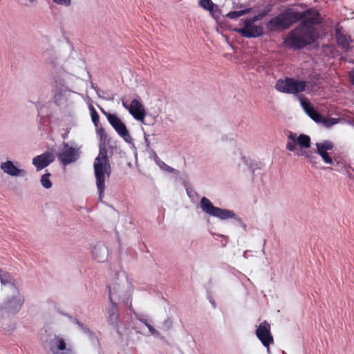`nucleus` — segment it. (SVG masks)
Returning a JSON list of instances; mask_svg holds the SVG:
<instances>
[{
	"label": "nucleus",
	"instance_id": "f257e3e1",
	"mask_svg": "<svg viewBox=\"0 0 354 354\" xmlns=\"http://www.w3.org/2000/svg\"><path fill=\"white\" fill-rule=\"evenodd\" d=\"M301 21L300 24L305 26L317 25L322 23V19L318 11L310 8L304 12L295 11L291 8L285 10L283 12L272 18L267 24V28L271 31L288 29L293 24Z\"/></svg>",
	"mask_w": 354,
	"mask_h": 354
},
{
	"label": "nucleus",
	"instance_id": "f03ea898",
	"mask_svg": "<svg viewBox=\"0 0 354 354\" xmlns=\"http://www.w3.org/2000/svg\"><path fill=\"white\" fill-rule=\"evenodd\" d=\"M97 136L100 138L99 154L95 159L94 172L96 178V185L99 193V199L102 201L103 193L105 189V178H109L111 173V167L107 156L106 145L109 143L110 138L106 133L102 125L95 127Z\"/></svg>",
	"mask_w": 354,
	"mask_h": 354
},
{
	"label": "nucleus",
	"instance_id": "7ed1b4c3",
	"mask_svg": "<svg viewBox=\"0 0 354 354\" xmlns=\"http://www.w3.org/2000/svg\"><path fill=\"white\" fill-rule=\"evenodd\" d=\"M316 40V29L312 26L299 24L288 33L286 39L287 46L294 50L302 49Z\"/></svg>",
	"mask_w": 354,
	"mask_h": 354
},
{
	"label": "nucleus",
	"instance_id": "20e7f679",
	"mask_svg": "<svg viewBox=\"0 0 354 354\" xmlns=\"http://www.w3.org/2000/svg\"><path fill=\"white\" fill-rule=\"evenodd\" d=\"M307 87V82L292 77H286L277 81L275 88L281 93L297 95Z\"/></svg>",
	"mask_w": 354,
	"mask_h": 354
},
{
	"label": "nucleus",
	"instance_id": "39448f33",
	"mask_svg": "<svg viewBox=\"0 0 354 354\" xmlns=\"http://www.w3.org/2000/svg\"><path fill=\"white\" fill-rule=\"evenodd\" d=\"M200 207L205 214L221 220L233 218L235 216V214L231 210L214 206L213 203L205 196L201 200Z\"/></svg>",
	"mask_w": 354,
	"mask_h": 354
},
{
	"label": "nucleus",
	"instance_id": "423d86ee",
	"mask_svg": "<svg viewBox=\"0 0 354 354\" xmlns=\"http://www.w3.org/2000/svg\"><path fill=\"white\" fill-rule=\"evenodd\" d=\"M242 28H234V31L245 38H256L264 34L262 26H257L249 19H244L242 22Z\"/></svg>",
	"mask_w": 354,
	"mask_h": 354
},
{
	"label": "nucleus",
	"instance_id": "0eeeda50",
	"mask_svg": "<svg viewBox=\"0 0 354 354\" xmlns=\"http://www.w3.org/2000/svg\"><path fill=\"white\" fill-rule=\"evenodd\" d=\"M101 111L118 134L126 142H129L131 140V136L125 124L121 119L116 114L108 113L102 109H101Z\"/></svg>",
	"mask_w": 354,
	"mask_h": 354
},
{
	"label": "nucleus",
	"instance_id": "6e6552de",
	"mask_svg": "<svg viewBox=\"0 0 354 354\" xmlns=\"http://www.w3.org/2000/svg\"><path fill=\"white\" fill-rule=\"evenodd\" d=\"M105 316L109 324L115 329L120 335L122 334V321L120 318L119 308L116 302L111 303V306L106 309Z\"/></svg>",
	"mask_w": 354,
	"mask_h": 354
},
{
	"label": "nucleus",
	"instance_id": "1a4fd4ad",
	"mask_svg": "<svg viewBox=\"0 0 354 354\" xmlns=\"http://www.w3.org/2000/svg\"><path fill=\"white\" fill-rule=\"evenodd\" d=\"M47 344L53 354H75L73 348H66L65 340L58 335L50 338Z\"/></svg>",
	"mask_w": 354,
	"mask_h": 354
},
{
	"label": "nucleus",
	"instance_id": "9d476101",
	"mask_svg": "<svg viewBox=\"0 0 354 354\" xmlns=\"http://www.w3.org/2000/svg\"><path fill=\"white\" fill-rule=\"evenodd\" d=\"M255 333L261 344L269 351L270 344L274 343L270 324L267 321H263L257 327Z\"/></svg>",
	"mask_w": 354,
	"mask_h": 354
},
{
	"label": "nucleus",
	"instance_id": "9b49d317",
	"mask_svg": "<svg viewBox=\"0 0 354 354\" xmlns=\"http://www.w3.org/2000/svg\"><path fill=\"white\" fill-rule=\"evenodd\" d=\"M296 144H298L301 148H309L310 146V138L306 134H301L297 136L295 133L289 131L286 149L290 151H294L296 149Z\"/></svg>",
	"mask_w": 354,
	"mask_h": 354
},
{
	"label": "nucleus",
	"instance_id": "f8f14e48",
	"mask_svg": "<svg viewBox=\"0 0 354 354\" xmlns=\"http://www.w3.org/2000/svg\"><path fill=\"white\" fill-rule=\"evenodd\" d=\"M64 149L57 154L59 160L63 165L66 166L71 162L76 161L78 158L77 150L68 145V143L64 142Z\"/></svg>",
	"mask_w": 354,
	"mask_h": 354
},
{
	"label": "nucleus",
	"instance_id": "ddd939ff",
	"mask_svg": "<svg viewBox=\"0 0 354 354\" xmlns=\"http://www.w3.org/2000/svg\"><path fill=\"white\" fill-rule=\"evenodd\" d=\"M123 106L127 109L132 116L137 120L143 122L146 116V111L142 104L138 100L134 99L128 106L123 102Z\"/></svg>",
	"mask_w": 354,
	"mask_h": 354
},
{
	"label": "nucleus",
	"instance_id": "4468645a",
	"mask_svg": "<svg viewBox=\"0 0 354 354\" xmlns=\"http://www.w3.org/2000/svg\"><path fill=\"white\" fill-rule=\"evenodd\" d=\"M333 147L334 144L330 140L316 143L317 152L326 164L333 165V160L327 152L328 150L333 149Z\"/></svg>",
	"mask_w": 354,
	"mask_h": 354
},
{
	"label": "nucleus",
	"instance_id": "2eb2a0df",
	"mask_svg": "<svg viewBox=\"0 0 354 354\" xmlns=\"http://www.w3.org/2000/svg\"><path fill=\"white\" fill-rule=\"evenodd\" d=\"M55 160L54 155L46 151L41 155L35 156L32 160V164L36 167L37 170H41L46 167Z\"/></svg>",
	"mask_w": 354,
	"mask_h": 354
},
{
	"label": "nucleus",
	"instance_id": "dca6fc26",
	"mask_svg": "<svg viewBox=\"0 0 354 354\" xmlns=\"http://www.w3.org/2000/svg\"><path fill=\"white\" fill-rule=\"evenodd\" d=\"M301 104L307 115L316 122H321L322 120V115L315 109L310 102L303 99L301 100Z\"/></svg>",
	"mask_w": 354,
	"mask_h": 354
},
{
	"label": "nucleus",
	"instance_id": "f3484780",
	"mask_svg": "<svg viewBox=\"0 0 354 354\" xmlns=\"http://www.w3.org/2000/svg\"><path fill=\"white\" fill-rule=\"evenodd\" d=\"M109 290V300L111 303L119 301L123 293V288L120 283L113 281L108 286Z\"/></svg>",
	"mask_w": 354,
	"mask_h": 354
},
{
	"label": "nucleus",
	"instance_id": "a211bd4d",
	"mask_svg": "<svg viewBox=\"0 0 354 354\" xmlns=\"http://www.w3.org/2000/svg\"><path fill=\"white\" fill-rule=\"evenodd\" d=\"M1 169L10 176H24L26 174L25 170L18 169L10 160L3 162L1 165Z\"/></svg>",
	"mask_w": 354,
	"mask_h": 354
},
{
	"label": "nucleus",
	"instance_id": "6ab92c4d",
	"mask_svg": "<svg viewBox=\"0 0 354 354\" xmlns=\"http://www.w3.org/2000/svg\"><path fill=\"white\" fill-rule=\"evenodd\" d=\"M92 254L93 258L98 262L104 261L107 257V249L103 245H97L94 246Z\"/></svg>",
	"mask_w": 354,
	"mask_h": 354
},
{
	"label": "nucleus",
	"instance_id": "aec40b11",
	"mask_svg": "<svg viewBox=\"0 0 354 354\" xmlns=\"http://www.w3.org/2000/svg\"><path fill=\"white\" fill-rule=\"evenodd\" d=\"M337 45L344 49H348L351 44V37L337 30L335 34Z\"/></svg>",
	"mask_w": 354,
	"mask_h": 354
},
{
	"label": "nucleus",
	"instance_id": "412c9836",
	"mask_svg": "<svg viewBox=\"0 0 354 354\" xmlns=\"http://www.w3.org/2000/svg\"><path fill=\"white\" fill-rule=\"evenodd\" d=\"M24 302V299L20 295L13 297L8 301V308H9L11 310H18L22 306Z\"/></svg>",
	"mask_w": 354,
	"mask_h": 354
},
{
	"label": "nucleus",
	"instance_id": "4be33fe9",
	"mask_svg": "<svg viewBox=\"0 0 354 354\" xmlns=\"http://www.w3.org/2000/svg\"><path fill=\"white\" fill-rule=\"evenodd\" d=\"M250 11L251 8H247L238 11H232L227 13L226 16L230 19H236L250 12Z\"/></svg>",
	"mask_w": 354,
	"mask_h": 354
},
{
	"label": "nucleus",
	"instance_id": "5701e85b",
	"mask_svg": "<svg viewBox=\"0 0 354 354\" xmlns=\"http://www.w3.org/2000/svg\"><path fill=\"white\" fill-rule=\"evenodd\" d=\"M198 4L202 8L209 12H212L216 6L212 0H199Z\"/></svg>",
	"mask_w": 354,
	"mask_h": 354
},
{
	"label": "nucleus",
	"instance_id": "b1692460",
	"mask_svg": "<svg viewBox=\"0 0 354 354\" xmlns=\"http://www.w3.org/2000/svg\"><path fill=\"white\" fill-rule=\"evenodd\" d=\"M89 109H90L91 120H92L93 123L95 125V127H97L98 125H101V123L100 122L99 115H98L97 112L96 111V110L95 109V108L93 106H91Z\"/></svg>",
	"mask_w": 354,
	"mask_h": 354
},
{
	"label": "nucleus",
	"instance_id": "393cba45",
	"mask_svg": "<svg viewBox=\"0 0 354 354\" xmlns=\"http://www.w3.org/2000/svg\"><path fill=\"white\" fill-rule=\"evenodd\" d=\"M50 176V174H45L41 176V185L46 189H49L52 187V183L49 179Z\"/></svg>",
	"mask_w": 354,
	"mask_h": 354
},
{
	"label": "nucleus",
	"instance_id": "a878e982",
	"mask_svg": "<svg viewBox=\"0 0 354 354\" xmlns=\"http://www.w3.org/2000/svg\"><path fill=\"white\" fill-rule=\"evenodd\" d=\"M0 279H1V282L2 283V284H4V285L11 283L12 281V276L8 272H5V273L2 274L1 275H0Z\"/></svg>",
	"mask_w": 354,
	"mask_h": 354
},
{
	"label": "nucleus",
	"instance_id": "bb28decb",
	"mask_svg": "<svg viewBox=\"0 0 354 354\" xmlns=\"http://www.w3.org/2000/svg\"><path fill=\"white\" fill-rule=\"evenodd\" d=\"M338 120L336 118H324L322 117V123L324 124L326 127H330L337 123Z\"/></svg>",
	"mask_w": 354,
	"mask_h": 354
},
{
	"label": "nucleus",
	"instance_id": "cd10ccee",
	"mask_svg": "<svg viewBox=\"0 0 354 354\" xmlns=\"http://www.w3.org/2000/svg\"><path fill=\"white\" fill-rule=\"evenodd\" d=\"M267 15L266 12H261L259 13L257 15H254V17L250 18L249 19L252 21L253 23H255L256 21H258L259 20H261L264 17H266Z\"/></svg>",
	"mask_w": 354,
	"mask_h": 354
},
{
	"label": "nucleus",
	"instance_id": "c85d7f7f",
	"mask_svg": "<svg viewBox=\"0 0 354 354\" xmlns=\"http://www.w3.org/2000/svg\"><path fill=\"white\" fill-rule=\"evenodd\" d=\"M55 3L59 5L69 6L71 3V0H53Z\"/></svg>",
	"mask_w": 354,
	"mask_h": 354
},
{
	"label": "nucleus",
	"instance_id": "c756f323",
	"mask_svg": "<svg viewBox=\"0 0 354 354\" xmlns=\"http://www.w3.org/2000/svg\"><path fill=\"white\" fill-rule=\"evenodd\" d=\"M308 160L310 163L315 165L317 163V157L312 153L308 158Z\"/></svg>",
	"mask_w": 354,
	"mask_h": 354
},
{
	"label": "nucleus",
	"instance_id": "7c9ffc66",
	"mask_svg": "<svg viewBox=\"0 0 354 354\" xmlns=\"http://www.w3.org/2000/svg\"><path fill=\"white\" fill-rule=\"evenodd\" d=\"M313 153L310 151H301L299 153L300 156H303L308 159Z\"/></svg>",
	"mask_w": 354,
	"mask_h": 354
},
{
	"label": "nucleus",
	"instance_id": "2f4dec72",
	"mask_svg": "<svg viewBox=\"0 0 354 354\" xmlns=\"http://www.w3.org/2000/svg\"><path fill=\"white\" fill-rule=\"evenodd\" d=\"M349 78L351 84L354 85V68L349 72Z\"/></svg>",
	"mask_w": 354,
	"mask_h": 354
},
{
	"label": "nucleus",
	"instance_id": "473e14b6",
	"mask_svg": "<svg viewBox=\"0 0 354 354\" xmlns=\"http://www.w3.org/2000/svg\"><path fill=\"white\" fill-rule=\"evenodd\" d=\"M146 326L148 327L149 330L152 333H154L156 330V329L152 326H151L150 324L146 323L145 324Z\"/></svg>",
	"mask_w": 354,
	"mask_h": 354
},
{
	"label": "nucleus",
	"instance_id": "72a5a7b5",
	"mask_svg": "<svg viewBox=\"0 0 354 354\" xmlns=\"http://www.w3.org/2000/svg\"><path fill=\"white\" fill-rule=\"evenodd\" d=\"M78 325L82 327V329L84 330V332L89 333H92L88 328L84 327L82 324L78 322Z\"/></svg>",
	"mask_w": 354,
	"mask_h": 354
},
{
	"label": "nucleus",
	"instance_id": "f704fd0d",
	"mask_svg": "<svg viewBox=\"0 0 354 354\" xmlns=\"http://www.w3.org/2000/svg\"><path fill=\"white\" fill-rule=\"evenodd\" d=\"M171 324V322L169 320H167V321L165 322V324H168V326H167L168 328L170 327Z\"/></svg>",
	"mask_w": 354,
	"mask_h": 354
},
{
	"label": "nucleus",
	"instance_id": "c9c22d12",
	"mask_svg": "<svg viewBox=\"0 0 354 354\" xmlns=\"http://www.w3.org/2000/svg\"><path fill=\"white\" fill-rule=\"evenodd\" d=\"M30 3H33L35 0H28Z\"/></svg>",
	"mask_w": 354,
	"mask_h": 354
},
{
	"label": "nucleus",
	"instance_id": "e433bc0d",
	"mask_svg": "<svg viewBox=\"0 0 354 354\" xmlns=\"http://www.w3.org/2000/svg\"><path fill=\"white\" fill-rule=\"evenodd\" d=\"M1 274H1V270L0 269V275H1Z\"/></svg>",
	"mask_w": 354,
	"mask_h": 354
}]
</instances>
